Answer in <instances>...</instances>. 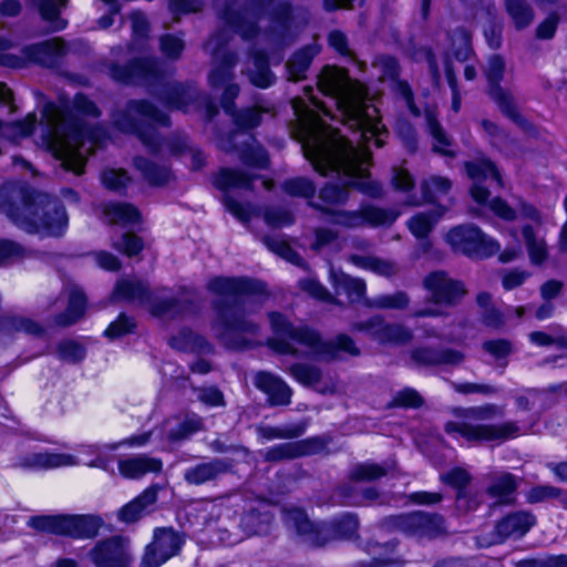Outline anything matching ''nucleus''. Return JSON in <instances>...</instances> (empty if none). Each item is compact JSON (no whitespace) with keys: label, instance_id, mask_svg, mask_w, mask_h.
I'll return each mask as SVG.
<instances>
[{"label":"nucleus","instance_id":"obj_1","mask_svg":"<svg viewBox=\"0 0 567 567\" xmlns=\"http://www.w3.org/2000/svg\"><path fill=\"white\" fill-rule=\"evenodd\" d=\"M208 290L224 300L218 305L212 329L216 339L231 350H246L257 344L259 324L251 318L267 299L264 284L249 278L216 277Z\"/></svg>","mask_w":567,"mask_h":567},{"label":"nucleus","instance_id":"obj_2","mask_svg":"<svg viewBox=\"0 0 567 567\" xmlns=\"http://www.w3.org/2000/svg\"><path fill=\"white\" fill-rule=\"evenodd\" d=\"M468 178L472 181L470 193L480 205H484L497 217L512 221L518 217L529 219L533 224L522 227V236L527 248L530 261L535 265L544 262L547 258V245L543 237L538 236V228L543 225V218L536 207L522 198H517L516 208L512 207L501 197L489 200V189L483 186L484 182L504 187L502 174L496 165L485 157H480L464 163Z\"/></svg>","mask_w":567,"mask_h":567},{"label":"nucleus","instance_id":"obj_3","mask_svg":"<svg viewBox=\"0 0 567 567\" xmlns=\"http://www.w3.org/2000/svg\"><path fill=\"white\" fill-rule=\"evenodd\" d=\"M0 210L28 234L60 237L69 224L66 210L56 198L13 183L0 188Z\"/></svg>","mask_w":567,"mask_h":567},{"label":"nucleus","instance_id":"obj_4","mask_svg":"<svg viewBox=\"0 0 567 567\" xmlns=\"http://www.w3.org/2000/svg\"><path fill=\"white\" fill-rule=\"evenodd\" d=\"M269 322L274 336L267 340V346L278 354L323 361L360 354V349L347 334L341 333L333 339L323 340L317 331L310 328L293 327L280 312H270Z\"/></svg>","mask_w":567,"mask_h":567},{"label":"nucleus","instance_id":"obj_5","mask_svg":"<svg viewBox=\"0 0 567 567\" xmlns=\"http://www.w3.org/2000/svg\"><path fill=\"white\" fill-rule=\"evenodd\" d=\"M503 414V408L493 403L457 409L455 415L458 420L446 422L444 431L452 436L460 435L471 443L505 442L523 434L520 426L514 421L488 423Z\"/></svg>","mask_w":567,"mask_h":567},{"label":"nucleus","instance_id":"obj_6","mask_svg":"<svg viewBox=\"0 0 567 567\" xmlns=\"http://www.w3.org/2000/svg\"><path fill=\"white\" fill-rule=\"evenodd\" d=\"M252 19H248L243 10L226 1L218 11V18L244 41L256 40L260 32L259 20L267 17L281 30L289 29L293 20V8L289 1L247 0Z\"/></svg>","mask_w":567,"mask_h":567},{"label":"nucleus","instance_id":"obj_7","mask_svg":"<svg viewBox=\"0 0 567 567\" xmlns=\"http://www.w3.org/2000/svg\"><path fill=\"white\" fill-rule=\"evenodd\" d=\"M113 126L121 133L134 135L138 142H188L184 137L158 136V128L172 125L171 116L147 99H132L123 110L112 114Z\"/></svg>","mask_w":567,"mask_h":567},{"label":"nucleus","instance_id":"obj_8","mask_svg":"<svg viewBox=\"0 0 567 567\" xmlns=\"http://www.w3.org/2000/svg\"><path fill=\"white\" fill-rule=\"evenodd\" d=\"M282 518L310 546H323L334 538L352 539L359 529V518L352 513H346L330 523L315 524L302 509L287 507L282 509Z\"/></svg>","mask_w":567,"mask_h":567},{"label":"nucleus","instance_id":"obj_9","mask_svg":"<svg viewBox=\"0 0 567 567\" xmlns=\"http://www.w3.org/2000/svg\"><path fill=\"white\" fill-rule=\"evenodd\" d=\"M114 293L127 301L147 306L148 311L161 319H176L196 310L193 298L185 292L181 297H168L164 290L151 292L148 286L140 280H121Z\"/></svg>","mask_w":567,"mask_h":567},{"label":"nucleus","instance_id":"obj_10","mask_svg":"<svg viewBox=\"0 0 567 567\" xmlns=\"http://www.w3.org/2000/svg\"><path fill=\"white\" fill-rule=\"evenodd\" d=\"M423 287L430 293L425 306L414 308L410 313L412 318H439L446 317V308L461 302L466 295L464 284L451 278L445 271L430 272L423 279Z\"/></svg>","mask_w":567,"mask_h":567},{"label":"nucleus","instance_id":"obj_11","mask_svg":"<svg viewBox=\"0 0 567 567\" xmlns=\"http://www.w3.org/2000/svg\"><path fill=\"white\" fill-rule=\"evenodd\" d=\"M323 161L343 168L348 173V185L358 188L361 193L370 197H381L383 194L382 186L369 178L368 169L371 165V152L367 144H352L346 146L341 152H323L321 153Z\"/></svg>","mask_w":567,"mask_h":567},{"label":"nucleus","instance_id":"obj_12","mask_svg":"<svg viewBox=\"0 0 567 567\" xmlns=\"http://www.w3.org/2000/svg\"><path fill=\"white\" fill-rule=\"evenodd\" d=\"M505 70V60L501 54H493L488 58L485 70L486 93L505 117L511 120L522 132L535 136L537 134L536 125L522 114L512 93L502 86Z\"/></svg>","mask_w":567,"mask_h":567},{"label":"nucleus","instance_id":"obj_13","mask_svg":"<svg viewBox=\"0 0 567 567\" xmlns=\"http://www.w3.org/2000/svg\"><path fill=\"white\" fill-rule=\"evenodd\" d=\"M346 146H352V144H301V152L303 156L312 164L313 168L321 175L326 176L329 173H336L340 179L341 185L327 184L319 193V198L332 205L344 204L348 200V185L349 178L348 173L343 168H339L330 163H326L321 158L323 152H341L344 151Z\"/></svg>","mask_w":567,"mask_h":567},{"label":"nucleus","instance_id":"obj_14","mask_svg":"<svg viewBox=\"0 0 567 567\" xmlns=\"http://www.w3.org/2000/svg\"><path fill=\"white\" fill-rule=\"evenodd\" d=\"M102 524L96 515H42L28 520V526L33 529L72 538H93Z\"/></svg>","mask_w":567,"mask_h":567},{"label":"nucleus","instance_id":"obj_15","mask_svg":"<svg viewBox=\"0 0 567 567\" xmlns=\"http://www.w3.org/2000/svg\"><path fill=\"white\" fill-rule=\"evenodd\" d=\"M109 75L117 84L125 86L157 87L164 79L163 70L151 55L133 56L125 63L111 62Z\"/></svg>","mask_w":567,"mask_h":567},{"label":"nucleus","instance_id":"obj_16","mask_svg":"<svg viewBox=\"0 0 567 567\" xmlns=\"http://www.w3.org/2000/svg\"><path fill=\"white\" fill-rule=\"evenodd\" d=\"M107 133L101 124H90L83 117L65 112L64 118L58 125L52 123V115L50 116V131L41 134L38 142L52 143V142H107Z\"/></svg>","mask_w":567,"mask_h":567},{"label":"nucleus","instance_id":"obj_17","mask_svg":"<svg viewBox=\"0 0 567 567\" xmlns=\"http://www.w3.org/2000/svg\"><path fill=\"white\" fill-rule=\"evenodd\" d=\"M391 471L389 465L377 463H360L354 465L349 472L350 483L343 484L338 488L339 495L344 503L352 506L382 504L383 495L375 487H365L360 492L351 485L354 482L375 481L385 476Z\"/></svg>","mask_w":567,"mask_h":567},{"label":"nucleus","instance_id":"obj_18","mask_svg":"<svg viewBox=\"0 0 567 567\" xmlns=\"http://www.w3.org/2000/svg\"><path fill=\"white\" fill-rule=\"evenodd\" d=\"M292 107L296 115L291 128L293 142H351L301 101Z\"/></svg>","mask_w":567,"mask_h":567},{"label":"nucleus","instance_id":"obj_19","mask_svg":"<svg viewBox=\"0 0 567 567\" xmlns=\"http://www.w3.org/2000/svg\"><path fill=\"white\" fill-rule=\"evenodd\" d=\"M446 240L455 251L470 257L485 258L501 249L495 239L471 224L452 228L446 235Z\"/></svg>","mask_w":567,"mask_h":567},{"label":"nucleus","instance_id":"obj_20","mask_svg":"<svg viewBox=\"0 0 567 567\" xmlns=\"http://www.w3.org/2000/svg\"><path fill=\"white\" fill-rule=\"evenodd\" d=\"M256 176H249L238 169L223 168L214 178V185L227 192L231 188L251 189L252 182ZM223 203L227 210L231 213L240 221H248L251 215L250 206H244L229 194L225 193Z\"/></svg>","mask_w":567,"mask_h":567},{"label":"nucleus","instance_id":"obj_21","mask_svg":"<svg viewBox=\"0 0 567 567\" xmlns=\"http://www.w3.org/2000/svg\"><path fill=\"white\" fill-rule=\"evenodd\" d=\"M95 567H130L133 563L130 540L122 536H111L95 543L89 553Z\"/></svg>","mask_w":567,"mask_h":567},{"label":"nucleus","instance_id":"obj_22","mask_svg":"<svg viewBox=\"0 0 567 567\" xmlns=\"http://www.w3.org/2000/svg\"><path fill=\"white\" fill-rule=\"evenodd\" d=\"M537 523L536 516L529 511H515L508 513L495 524L491 539L478 538L480 545L491 546L502 544L507 539L524 537Z\"/></svg>","mask_w":567,"mask_h":567},{"label":"nucleus","instance_id":"obj_23","mask_svg":"<svg viewBox=\"0 0 567 567\" xmlns=\"http://www.w3.org/2000/svg\"><path fill=\"white\" fill-rule=\"evenodd\" d=\"M391 522L396 529L414 537L433 538L445 533L444 519L437 514L414 512L394 516Z\"/></svg>","mask_w":567,"mask_h":567},{"label":"nucleus","instance_id":"obj_24","mask_svg":"<svg viewBox=\"0 0 567 567\" xmlns=\"http://www.w3.org/2000/svg\"><path fill=\"white\" fill-rule=\"evenodd\" d=\"M357 331L367 332L373 340L382 344H406L412 341L413 332L400 323H388L380 316L353 324Z\"/></svg>","mask_w":567,"mask_h":567},{"label":"nucleus","instance_id":"obj_25","mask_svg":"<svg viewBox=\"0 0 567 567\" xmlns=\"http://www.w3.org/2000/svg\"><path fill=\"white\" fill-rule=\"evenodd\" d=\"M58 110V105L53 101H49L44 104L42 110L41 120L38 118L37 113L29 112L23 117L6 122L3 138L6 142H18L22 138H29L33 136L38 127H42L43 132L50 131V116Z\"/></svg>","mask_w":567,"mask_h":567},{"label":"nucleus","instance_id":"obj_26","mask_svg":"<svg viewBox=\"0 0 567 567\" xmlns=\"http://www.w3.org/2000/svg\"><path fill=\"white\" fill-rule=\"evenodd\" d=\"M181 536L172 528H158L143 557L145 567H159L175 556L182 547Z\"/></svg>","mask_w":567,"mask_h":567},{"label":"nucleus","instance_id":"obj_27","mask_svg":"<svg viewBox=\"0 0 567 567\" xmlns=\"http://www.w3.org/2000/svg\"><path fill=\"white\" fill-rule=\"evenodd\" d=\"M147 145V154L136 156L134 158V167L150 185L162 186L171 179V171L161 162L158 144Z\"/></svg>","mask_w":567,"mask_h":567},{"label":"nucleus","instance_id":"obj_28","mask_svg":"<svg viewBox=\"0 0 567 567\" xmlns=\"http://www.w3.org/2000/svg\"><path fill=\"white\" fill-rule=\"evenodd\" d=\"M45 151L55 158L61 167L82 174L89 153H92L86 144H44Z\"/></svg>","mask_w":567,"mask_h":567},{"label":"nucleus","instance_id":"obj_29","mask_svg":"<svg viewBox=\"0 0 567 567\" xmlns=\"http://www.w3.org/2000/svg\"><path fill=\"white\" fill-rule=\"evenodd\" d=\"M464 354L454 349L434 347H417L411 351V360L416 365H458L464 361Z\"/></svg>","mask_w":567,"mask_h":567},{"label":"nucleus","instance_id":"obj_30","mask_svg":"<svg viewBox=\"0 0 567 567\" xmlns=\"http://www.w3.org/2000/svg\"><path fill=\"white\" fill-rule=\"evenodd\" d=\"M254 384L268 395L271 405H288L291 402L292 390L274 373L257 372L254 377Z\"/></svg>","mask_w":567,"mask_h":567},{"label":"nucleus","instance_id":"obj_31","mask_svg":"<svg viewBox=\"0 0 567 567\" xmlns=\"http://www.w3.org/2000/svg\"><path fill=\"white\" fill-rule=\"evenodd\" d=\"M198 92L197 87H186L181 82H174L162 87L158 99L169 110L187 112L194 107L198 99Z\"/></svg>","mask_w":567,"mask_h":567},{"label":"nucleus","instance_id":"obj_32","mask_svg":"<svg viewBox=\"0 0 567 567\" xmlns=\"http://www.w3.org/2000/svg\"><path fill=\"white\" fill-rule=\"evenodd\" d=\"M230 470V464L223 458L195 464L184 472L188 485L199 486L216 481Z\"/></svg>","mask_w":567,"mask_h":567},{"label":"nucleus","instance_id":"obj_33","mask_svg":"<svg viewBox=\"0 0 567 567\" xmlns=\"http://www.w3.org/2000/svg\"><path fill=\"white\" fill-rule=\"evenodd\" d=\"M321 47L316 43L305 44L297 49L288 59L286 70L288 80L291 82H301L307 78V71L310 69L315 58L320 53Z\"/></svg>","mask_w":567,"mask_h":567},{"label":"nucleus","instance_id":"obj_34","mask_svg":"<svg viewBox=\"0 0 567 567\" xmlns=\"http://www.w3.org/2000/svg\"><path fill=\"white\" fill-rule=\"evenodd\" d=\"M446 40L449 42V50L444 51L443 54L449 53L452 61L455 60L464 63L475 56L473 33L466 27L458 25L447 31Z\"/></svg>","mask_w":567,"mask_h":567},{"label":"nucleus","instance_id":"obj_35","mask_svg":"<svg viewBox=\"0 0 567 567\" xmlns=\"http://www.w3.org/2000/svg\"><path fill=\"white\" fill-rule=\"evenodd\" d=\"M158 489L159 487L157 485H152L146 488L141 495L118 511V519L124 523H135L143 516L152 513L157 501Z\"/></svg>","mask_w":567,"mask_h":567},{"label":"nucleus","instance_id":"obj_36","mask_svg":"<svg viewBox=\"0 0 567 567\" xmlns=\"http://www.w3.org/2000/svg\"><path fill=\"white\" fill-rule=\"evenodd\" d=\"M75 457L65 453H31L19 460L18 466L27 470H51L76 465Z\"/></svg>","mask_w":567,"mask_h":567},{"label":"nucleus","instance_id":"obj_37","mask_svg":"<svg viewBox=\"0 0 567 567\" xmlns=\"http://www.w3.org/2000/svg\"><path fill=\"white\" fill-rule=\"evenodd\" d=\"M254 71L249 75L251 85L266 90L276 83V75L270 68V56L266 49H252L249 53Z\"/></svg>","mask_w":567,"mask_h":567},{"label":"nucleus","instance_id":"obj_38","mask_svg":"<svg viewBox=\"0 0 567 567\" xmlns=\"http://www.w3.org/2000/svg\"><path fill=\"white\" fill-rule=\"evenodd\" d=\"M488 480L489 483L485 492L491 498H494L497 504L513 503L518 482L512 473H493L488 476Z\"/></svg>","mask_w":567,"mask_h":567},{"label":"nucleus","instance_id":"obj_39","mask_svg":"<svg viewBox=\"0 0 567 567\" xmlns=\"http://www.w3.org/2000/svg\"><path fill=\"white\" fill-rule=\"evenodd\" d=\"M329 278L336 292L346 293L351 302H364V299H367L364 297L365 282L362 279L353 278L333 267L330 268Z\"/></svg>","mask_w":567,"mask_h":567},{"label":"nucleus","instance_id":"obj_40","mask_svg":"<svg viewBox=\"0 0 567 567\" xmlns=\"http://www.w3.org/2000/svg\"><path fill=\"white\" fill-rule=\"evenodd\" d=\"M40 18L48 23L51 32H61L68 28V20L62 18V11L69 0H32Z\"/></svg>","mask_w":567,"mask_h":567},{"label":"nucleus","instance_id":"obj_41","mask_svg":"<svg viewBox=\"0 0 567 567\" xmlns=\"http://www.w3.org/2000/svg\"><path fill=\"white\" fill-rule=\"evenodd\" d=\"M163 464L159 458L136 455L118 461L120 473L127 478H140L147 473H158Z\"/></svg>","mask_w":567,"mask_h":567},{"label":"nucleus","instance_id":"obj_42","mask_svg":"<svg viewBox=\"0 0 567 567\" xmlns=\"http://www.w3.org/2000/svg\"><path fill=\"white\" fill-rule=\"evenodd\" d=\"M445 212L446 208H437L416 213L406 221V226L414 237L425 239Z\"/></svg>","mask_w":567,"mask_h":567},{"label":"nucleus","instance_id":"obj_43","mask_svg":"<svg viewBox=\"0 0 567 567\" xmlns=\"http://www.w3.org/2000/svg\"><path fill=\"white\" fill-rule=\"evenodd\" d=\"M503 6L516 30H525L533 23L535 11L527 0H504Z\"/></svg>","mask_w":567,"mask_h":567},{"label":"nucleus","instance_id":"obj_44","mask_svg":"<svg viewBox=\"0 0 567 567\" xmlns=\"http://www.w3.org/2000/svg\"><path fill=\"white\" fill-rule=\"evenodd\" d=\"M230 116L238 132L250 135L248 142H258L252 132L262 123V112L259 109L245 107L236 110Z\"/></svg>","mask_w":567,"mask_h":567},{"label":"nucleus","instance_id":"obj_45","mask_svg":"<svg viewBox=\"0 0 567 567\" xmlns=\"http://www.w3.org/2000/svg\"><path fill=\"white\" fill-rule=\"evenodd\" d=\"M348 260L357 267L371 270L377 275L384 277L395 276L400 270L399 266L394 261L375 256L351 255Z\"/></svg>","mask_w":567,"mask_h":567},{"label":"nucleus","instance_id":"obj_46","mask_svg":"<svg viewBox=\"0 0 567 567\" xmlns=\"http://www.w3.org/2000/svg\"><path fill=\"white\" fill-rule=\"evenodd\" d=\"M24 56L41 66L51 65L60 55L59 47L52 41H43L24 47Z\"/></svg>","mask_w":567,"mask_h":567},{"label":"nucleus","instance_id":"obj_47","mask_svg":"<svg viewBox=\"0 0 567 567\" xmlns=\"http://www.w3.org/2000/svg\"><path fill=\"white\" fill-rule=\"evenodd\" d=\"M104 215L111 224L131 226L140 223L141 214L138 209L127 203H111L105 205Z\"/></svg>","mask_w":567,"mask_h":567},{"label":"nucleus","instance_id":"obj_48","mask_svg":"<svg viewBox=\"0 0 567 567\" xmlns=\"http://www.w3.org/2000/svg\"><path fill=\"white\" fill-rule=\"evenodd\" d=\"M394 546L392 544H379L369 542L367 544V551L371 556L370 560H361L357 563V567H388L398 563L392 554Z\"/></svg>","mask_w":567,"mask_h":567},{"label":"nucleus","instance_id":"obj_49","mask_svg":"<svg viewBox=\"0 0 567 567\" xmlns=\"http://www.w3.org/2000/svg\"><path fill=\"white\" fill-rule=\"evenodd\" d=\"M86 306V298L83 291L73 287L69 293V306L64 313L59 315L55 318L58 326L66 327L75 323L80 318L83 317Z\"/></svg>","mask_w":567,"mask_h":567},{"label":"nucleus","instance_id":"obj_50","mask_svg":"<svg viewBox=\"0 0 567 567\" xmlns=\"http://www.w3.org/2000/svg\"><path fill=\"white\" fill-rule=\"evenodd\" d=\"M476 302L480 307V317L484 326L496 330L504 327L506 321L505 315L494 306L492 296L488 292H480L476 296Z\"/></svg>","mask_w":567,"mask_h":567},{"label":"nucleus","instance_id":"obj_51","mask_svg":"<svg viewBox=\"0 0 567 567\" xmlns=\"http://www.w3.org/2000/svg\"><path fill=\"white\" fill-rule=\"evenodd\" d=\"M564 20H567V6H558L549 10L545 18L537 24L535 38L543 41L554 39L559 23Z\"/></svg>","mask_w":567,"mask_h":567},{"label":"nucleus","instance_id":"obj_52","mask_svg":"<svg viewBox=\"0 0 567 567\" xmlns=\"http://www.w3.org/2000/svg\"><path fill=\"white\" fill-rule=\"evenodd\" d=\"M309 205L322 214L329 216V223L347 228H357L363 226V217L359 210H336L324 207L320 204L310 202Z\"/></svg>","mask_w":567,"mask_h":567},{"label":"nucleus","instance_id":"obj_53","mask_svg":"<svg viewBox=\"0 0 567 567\" xmlns=\"http://www.w3.org/2000/svg\"><path fill=\"white\" fill-rule=\"evenodd\" d=\"M23 331L38 336L42 333V327L31 319L7 313L0 318V334H12Z\"/></svg>","mask_w":567,"mask_h":567},{"label":"nucleus","instance_id":"obj_54","mask_svg":"<svg viewBox=\"0 0 567 567\" xmlns=\"http://www.w3.org/2000/svg\"><path fill=\"white\" fill-rule=\"evenodd\" d=\"M169 344L181 351H197L204 353L212 350L210 344L202 336L187 329L173 336L169 340Z\"/></svg>","mask_w":567,"mask_h":567},{"label":"nucleus","instance_id":"obj_55","mask_svg":"<svg viewBox=\"0 0 567 567\" xmlns=\"http://www.w3.org/2000/svg\"><path fill=\"white\" fill-rule=\"evenodd\" d=\"M309 453L308 442H290L275 445L265 452V460L277 462L291 460Z\"/></svg>","mask_w":567,"mask_h":567},{"label":"nucleus","instance_id":"obj_56","mask_svg":"<svg viewBox=\"0 0 567 567\" xmlns=\"http://www.w3.org/2000/svg\"><path fill=\"white\" fill-rule=\"evenodd\" d=\"M452 188V182L443 176L433 175L421 183L424 202L434 203L446 196Z\"/></svg>","mask_w":567,"mask_h":567},{"label":"nucleus","instance_id":"obj_57","mask_svg":"<svg viewBox=\"0 0 567 567\" xmlns=\"http://www.w3.org/2000/svg\"><path fill=\"white\" fill-rule=\"evenodd\" d=\"M202 430H204V420L197 414H186L175 427L168 430L167 439L172 442L183 441Z\"/></svg>","mask_w":567,"mask_h":567},{"label":"nucleus","instance_id":"obj_58","mask_svg":"<svg viewBox=\"0 0 567 567\" xmlns=\"http://www.w3.org/2000/svg\"><path fill=\"white\" fill-rule=\"evenodd\" d=\"M410 297L404 291L381 295L373 299H364V306L371 309L404 310L410 305Z\"/></svg>","mask_w":567,"mask_h":567},{"label":"nucleus","instance_id":"obj_59","mask_svg":"<svg viewBox=\"0 0 567 567\" xmlns=\"http://www.w3.org/2000/svg\"><path fill=\"white\" fill-rule=\"evenodd\" d=\"M528 338L532 343L539 347H556L558 349H567V334L560 327H550L548 332H530Z\"/></svg>","mask_w":567,"mask_h":567},{"label":"nucleus","instance_id":"obj_60","mask_svg":"<svg viewBox=\"0 0 567 567\" xmlns=\"http://www.w3.org/2000/svg\"><path fill=\"white\" fill-rule=\"evenodd\" d=\"M363 217V226H386L392 225L399 216L393 209H383L374 206H367L360 209Z\"/></svg>","mask_w":567,"mask_h":567},{"label":"nucleus","instance_id":"obj_61","mask_svg":"<svg viewBox=\"0 0 567 567\" xmlns=\"http://www.w3.org/2000/svg\"><path fill=\"white\" fill-rule=\"evenodd\" d=\"M443 68H444L445 79H446L447 85H449V87L451 90V94H452L451 109L457 113L461 110L462 95H461V90H460V85H458V80H457L454 62H452V59L449 53H445L443 56Z\"/></svg>","mask_w":567,"mask_h":567},{"label":"nucleus","instance_id":"obj_62","mask_svg":"<svg viewBox=\"0 0 567 567\" xmlns=\"http://www.w3.org/2000/svg\"><path fill=\"white\" fill-rule=\"evenodd\" d=\"M305 432L303 424L287 425L284 427H276L270 425H260L257 427L259 437L264 440L275 439H295L302 435Z\"/></svg>","mask_w":567,"mask_h":567},{"label":"nucleus","instance_id":"obj_63","mask_svg":"<svg viewBox=\"0 0 567 567\" xmlns=\"http://www.w3.org/2000/svg\"><path fill=\"white\" fill-rule=\"evenodd\" d=\"M30 255V250L20 244L9 239H0V267L20 261Z\"/></svg>","mask_w":567,"mask_h":567},{"label":"nucleus","instance_id":"obj_64","mask_svg":"<svg viewBox=\"0 0 567 567\" xmlns=\"http://www.w3.org/2000/svg\"><path fill=\"white\" fill-rule=\"evenodd\" d=\"M159 51L164 58L171 61L181 59L185 50V41L173 33H164L159 37Z\"/></svg>","mask_w":567,"mask_h":567}]
</instances>
